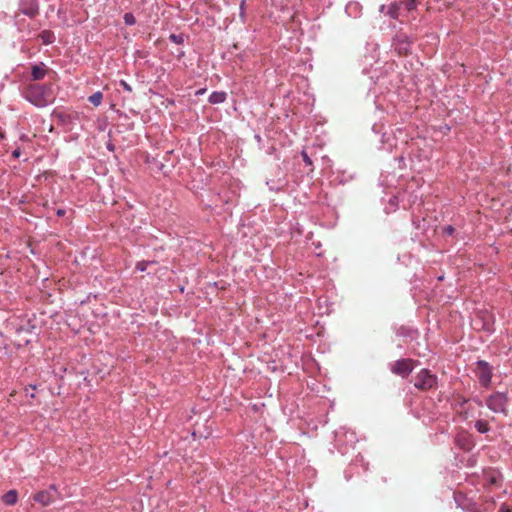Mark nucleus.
Instances as JSON below:
<instances>
[{
	"label": "nucleus",
	"mask_w": 512,
	"mask_h": 512,
	"mask_svg": "<svg viewBox=\"0 0 512 512\" xmlns=\"http://www.w3.org/2000/svg\"><path fill=\"white\" fill-rule=\"evenodd\" d=\"M88 100L94 106H99L102 103L103 94H102V92L97 91V92L93 93L91 96H89Z\"/></svg>",
	"instance_id": "obj_18"
},
{
	"label": "nucleus",
	"mask_w": 512,
	"mask_h": 512,
	"mask_svg": "<svg viewBox=\"0 0 512 512\" xmlns=\"http://www.w3.org/2000/svg\"><path fill=\"white\" fill-rule=\"evenodd\" d=\"M401 3L399 2H394L392 3L390 6H389V9H388V12L387 14L393 18V19H397L398 16H399V10L401 9Z\"/></svg>",
	"instance_id": "obj_16"
},
{
	"label": "nucleus",
	"mask_w": 512,
	"mask_h": 512,
	"mask_svg": "<svg viewBox=\"0 0 512 512\" xmlns=\"http://www.w3.org/2000/svg\"><path fill=\"white\" fill-rule=\"evenodd\" d=\"M455 229L453 226L451 225H448V226H445L443 228V232L446 234V235H452L454 233Z\"/></svg>",
	"instance_id": "obj_25"
},
{
	"label": "nucleus",
	"mask_w": 512,
	"mask_h": 512,
	"mask_svg": "<svg viewBox=\"0 0 512 512\" xmlns=\"http://www.w3.org/2000/svg\"><path fill=\"white\" fill-rule=\"evenodd\" d=\"M226 98H227L226 92H224V91H214L209 96L208 101L211 104H220V103L225 102Z\"/></svg>",
	"instance_id": "obj_12"
},
{
	"label": "nucleus",
	"mask_w": 512,
	"mask_h": 512,
	"mask_svg": "<svg viewBox=\"0 0 512 512\" xmlns=\"http://www.w3.org/2000/svg\"><path fill=\"white\" fill-rule=\"evenodd\" d=\"M455 443L460 449L465 451L472 450L475 445L472 435L464 430H461L457 433L455 437Z\"/></svg>",
	"instance_id": "obj_9"
},
{
	"label": "nucleus",
	"mask_w": 512,
	"mask_h": 512,
	"mask_svg": "<svg viewBox=\"0 0 512 512\" xmlns=\"http://www.w3.org/2000/svg\"><path fill=\"white\" fill-rule=\"evenodd\" d=\"M437 386V376L430 370L423 368L414 377V387L421 391H427Z\"/></svg>",
	"instance_id": "obj_2"
},
{
	"label": "nucleus",
	"mask_w": 512,
	"mask_h": 512,
	"mask_svg": "<svg viewBox=\"0 0 512 512\" xmlns=\"http://www.w3.org/2000/svg\"><path fill=\"white\" fill-rule=\"evenodd\" d=\"M64 214H65V210L59 209V210L57 211V215H58V216H63Z\"/></svg>",
	"instance_id": "obj_29"
},
{
	"label": "nucleus",
	"mask_w": 512,
	"mask_h": 512,
	"mask_svg": "<svg viewBox=\"0 0 512 512\" xmlns=\"http://www.w3.org/2000/svg\"><path fill=\"white\" fill-rule=\"evenodd\" d=\"M508 398L505 393L495 392L487 397L486 406L494 413L508 414Z\"/></svg>",
	"instance_id": "obj_3"
},
{
	"label": "nucleus",
	"mask_w": 512,
	"mask_h": 512,
	"mask_svg": "<svg viewBox=\"0 0 512 512\" xmlns=\"http://www.w3.org/2000/svg\"><path fill=\"white\" fill-rule=\"evenodd\" d=\"M500 512H512V509L506 504H502L500 507Z\"/></svg>",
	"instance_id": "obj_26"
},
{
	"label": "nucleus",
	"mask_w": 512,
	"mask_h": 512,
	"mask_svg": "<svg viewBox=\"0 0 512 512\" xmlns=\"http://www.w3.org/2000/svg\"><path fill=\"white\" fill-rule=\"evenodd\" d=\"M399 3H401V7H404L407 11H411L417 6V0H402Z\"/></svg>",
	"instance_id": "obj_19"
},
{
	"label": "nucleus",
	"mask_w": 512,
	"mask_h": 512,
	"mask_svg": "<svg viewBox=\"0 0 512 512\" xmlns=\"http://www.w3.org/2000/svg\"><path fill=\"white\" fill-rule=\"evenodd\" d=\"M476 375L479 379V382L484 387H489L491 384L492 379V370L490 365L485 361H478L477 362V370Z\"/></svg>",
	"instance_id": "obj_6"
},
{
	"label": "nucleus",
	"mask_w": 512,
	"mask_h": 512,
	"mask_svg": "<svg viewBox=\"0 0 512 512\" xmlns=\"http://www.w3.org/2000/svg\"><path fill=\"white\" fill-rule=\"evenodd\" d=\"M24 97L27 101L36 107H45L50 103L47 91L44 86L39 84L29 85L24 90Z\"/></svg>",
	"instance_id": "obj_1"
},
{
	"label": "nucleus",
	"mask_w": 512,
	"mask_h": 512,
	"mask_svg": "<svg viewBox=\"0 0 512 512\" xmlns=\"http://www.w3.org/2000/svg\"><path fill=\"white\" fill-rule=\"evenodd\" d=\"M46 70L44 65H34L31 70V76L33 80H41L45 77Z\"/></svg>",
	"instance_id": "obj_13"
},
{
	"label": "nucleus",
	"mask_w": 512,
	"mask_h": 512,
	"mask_svg": "<svg viewBox=\"0 0 512 512\" xmlns=\"http://www.w3.org/2000/svg\"><path fill=\"white\" fill-rule=\"evenodd\" d=\"M416 363L418 362L409 358L399 359L390 364V370L392 373L406 378L411 374Z\"/></svg>",
	"instance_id": "obj_4"
},
{
	"label": "nucleus",
	"mask_w": 512,
	"mask_h": 512,
	"mask_svg": "<svg viewBox=\"0 0 512 512\" xmlns=\"http://www.w3.org/2000/svg\"><path fill=\"white\" fill-rule=\"evenodd\" d=\"M12 156L14 158H18L20 156V150L19 149H16L12 152Z\"/></svg>",
	"instance_id": "obj_27"
},
{
	"label": "nucleus",
	"mask_w": 512,
	"mask_h": 512,
	"mask_svg": "<svg viewBox=\"0 0 512 512\" xmlns=\"http://www.w3.org/2000/svg\"><path fill=\"white\" fill-rule=\"evenodd\" d=\"M39 38L46 45L51 44L55 40L54 33L50 30H44L39 34Z\"/></svg>",
	"instance_id": "obj_15"
},
{
	"label": "nucleus",
	"mask_w": 512,
	"mask_h": 512,
	"mask_svg": "<svg viewBox=\"0 0 512 512\" xmlns=\"http://www.w3.org/2000/svg\"><path fill=\"white\" fill-rule=\"evenodd\" d=\"M479 407H481L483 405L482 401L479 400V399H474L473 400Z\"/></svg>",
	"instance_id": "obj_28"
},
{
	"label": "nucleus",
	"mask_w": 512,
	"mask_h": 512,
	"mask_svg": "<svg viewBox=\"0 0 512 512\" xmlns=\"http://www.w3.org/2000/svg\"><path fill=\"white\" fill-rule=\"evenodd\" d=\"M455 502L465 512H484L475 501L469 499L465 494L458 492L454 494Z\"/></svg>",
	"instance_id": "obj_5"
},
{
	"label": "nucleus",
	"mask_w": 512,
	"mask_h": 512,
	"mask_svg": "<svg viewBox=\"0 0 512 512\" xmlns=\"http://www.w3.org/2000/svg\"><path fill=\"white\" fill-rule=\"evenodd\" d=\"M301 156H302V159L305 162V164H307L309 166L312 165V160L310 159V157L308 156L306 151L303 150L301 152Z\"/></svg>",
	"instance_id": "obj_22"
},
{
	"label": "nucleus",
	"mask_w": 512,
	"mask_h": 512,
	"mask_svg": "<svg viewBox=\"0 0 512 512\" xmlns=\"http://www.w3.org/2000/svg\"><path fill=\"white\" fill-rule=\"evenodd\" d=\"M154 261H139L136 263V269L138 271H145L150 264H154Z\"/></svg>",
	"instance_id": "obj_21"
},
{
	"label": "nucleus",
	"mask_w": 512,
	"mask_h": 512,
	"mask_svg": "<svg viewBox=\"0 0 512 512\" xmlns=\"http://www.w3.org/2000/svg\"><path fill=\"white\" fill-rule=\"evenodd\" d=\"M33 500L42 506H48L52 502V495L49 491H39L33 496Z\"/></svg>",
	"instance_id": "obj_11"
},
{
	"label": "nucleus",
	"mask_w": 512,
	"mask_h": 512,
	"mask_svg": "<svg viewBox=\"0 0 512 512\" xmlns=\"http://www.w3.org/2000/svg\"><path fill=\"white\" fill-rule=\"evenodd\" d=\"M475 428L481 434H485L490 430L489 423L486 420H477L475 422Z\"/></svg>",
	"instance_id": "obj_17"
},
{
	"label": "nucleus",
	"mask_w": 512,
	"mask_h": 512,
	"mask_svg": "<svg viewBox=\"0 0 512 512\" xmlns=\"http://www.w3.org/2000/svg\"><path fill=\"white\" fill-rule=\"evenodd\" d=\"M412 40L405 34H398L394 38L393 45L400 55H407L411 52Z\"/></svg>",
	"instance_id": "obj_8"
},
{
	"label": "nucleus",
	"mask_w": 512,
	"mask_h": 512,
	"mask_svg": "<svg viewBox=\"0 0 512 512\" xmlns=\"http://www.w3.org/2000/svg\"><path fill=\"white\" fill-rule=\"evenodd\" d=\"M18 494L16 490H9L2 496V501L6 505H14L17 502Z\"/></svg>",
	"instance_id": "obj_14"
},
{
	"label": "nucleus",
	"mask_w": 512,
	"mask_h": 512,
	"mask_svg": "<svg viewBox=\"0 0 512 512\" xmlns=\"http://www.w3.org/2000/svg\"><path fill=\"white\" fill-rule=\"evenodd\" d=\"M22 14L35 17L39 13V6L36 0H22L20 4Z\"/></svg>",
	"instance_id": "obj_10"
},
{
	"label": "nucleus",
	"mask_w": 512,
	"mask_h": 512,
	"mask_svg": "<svg viewBox=\"0 0 512 512\" xmlns=\"http://www.w3.org/2000/svg\"><path fill=\"white\" fill-rule=\"evenodd\" d=\"M120 86L125 90V91H128V92H131L132 91V88L131 86L125 81V80H120L119 82Z\"/></svg>",
	"instance_id": "obj_24"
},
{
	"label": "nucleus",
	"mask_w": 512,
	"mask_h": 512,
	"mask_svg": "<svg viewBox=\"0 0 512 512\" xmlns=\"http://www.w3.org/2000/svg\"><path fill=\"white\" fill-rule=\"evenodd\" d=\"M123 19L124 23L129 26L134 25L136 23L135 16L131 12L125 13Z\"/></svg>",
	"instance_id": "obj_20"
},
{
	"label": "nucleus",
	"mask_w": 512,
	"mask_h": 512,
	"mask_svg": "<svg viewBox=\"0 0 512 512\" xmlns=\"http://www.w3.org/2000/svg\"><path fill=\"white\" fill-rule=\"evenodd\" d=\"M493 323V316L488 312H480L473 320V325L476 329L486 332H492L494 330Z\"/></svg>",
	"instance_id": "obj_7"
},
{
	"label": "nucleus",
	"mask_w": 512,
	"mask_h": 512,
	"mask_svg": "<svg viewBox=\"0 0 512 512\" xmlns=\"http://www.w3.org/2000/svg\"><path fill=\"white\" fill-rule=\"evenodd\" d=\"M170 39H171L172 42L177 43V44H180L183 41L181 36L175 35V34H171L170 35Z\"/></svg>",
	"instance_id": "obj_23"
}]
</instances>
